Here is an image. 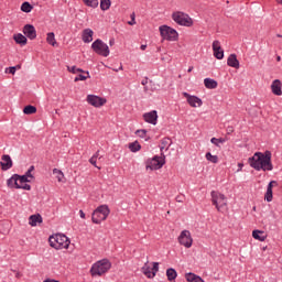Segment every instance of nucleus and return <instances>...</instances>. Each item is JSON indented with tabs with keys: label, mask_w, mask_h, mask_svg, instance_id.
Returning <instances> with one entry per match:
<instances>
[{
	"label": "nucleus",
	"mask_w": 282,
	"mask_h": 282,
	"mask_svg": "<svg viewBox=\"0 0 282 282\" xmlns=\"http://www.w3.org/2000/svg\"><path fill=\"white\" fill-rule=\"evenodd\" d=\"M248 163L251 169H254V171H274V165L272 164V152L270 150L256 152L248 159Z\"/></svg>",
	"instance_id": "obj_1"
},
{
	"label": "nucleus",
	"mask_w": 282,
	"mask_h": 282,
	"mask_svg": "<svg viewBox=\"0 0 282 282\" xmlns=\"http://www.w3.org/2000/svg\"><path fill=\"white\" fill-rule=\"evenodd\" d=\"M110 270H111V261H109V259L107 258H104L93 263L89 273H90V276L96 279V276H102L107 274V272H109Z\"/></svg>",
	"instance_id": "obj_2"
},
{
	"label": "nucleus",
	"mask_w": 282,
	"mask_h": 282,
	"mask_svg": "<svg viewBox=\"0 0 282 282\" xmlns=\"http://www.w3.org/2000/svg\"><path fill=\"white\" fill-rule=\"evenodd\" d=\"M48 243L51 248H54L55 250H67L72 241H69V238L65 236V234H55L50 236Z\"/></svg>",
	"instance_id": "obj_3"
},
{
	"label": "nucleus",
	"mask_w": 282,
	"mask_h": 282,
	"mask_svg": "<svg viewBox=\"0 0 282 282\" xmlns=\"http://www.w3.org/2000/svg\"><path fill=\"white\" fill-rule=\"evenodd\" d=\"M172 20L177 25H181L183 28H193L194 21L188 13H184L183 11H175L172 13Z\"/></svg>",
	"instance_id": "obj_4"
},
{
	"label": "nucleus",
	"mask_w": 282,
	"mask_h": 282,
	"mask_svg": "<svg viewBox=\"0 0 282 282\" xmlns=\"http://www.w3.org/2000/svg\"><path fill=\"white\" fill-rule=\"evenodd\" d=\"M111 210L109 209L108 205H101L97 207L91 216L93 224H102L109 217Z\"/></svg>",
	"instance_id": "obj_5"
},
{
	"label": "nucleus",
	"mask_w": 282,
	"mask_h": 282,
	"mask_svg": "<svg viewBox=\"0 0 282 282\" xmlns=\"http://www.w3.org/2000/svg\"><path fill=\"white\" fill-rule=\"evenodd\" d=\"M210 195H212L213 206H216V209L218 210V213H224L226 210V207L228 206V202L226 200V195L215 191H213Z\"/></svg>",
	"instance_id": "obj_6"
},
{
	"label": "nucleus",
	"mask_w": 282,
	"mask_h": 282,
	"mask_svg": "<svg viewBox=\"0 0 282 282\" xmlns=\"http://www.w3.org/2000/svg\"><path fill=\"white\" fill-rule=\"evenodd\" d=\"M159 30L163 41H177L180 39V33L169 25H161Z\"/></svg>",
	"instance_id": "obj_7"
},
{
	"label": "nucleus",
	"mask_w": 282,
	"mask_h": 282,
	"mask_svg": "<svg viewBox=\"0 0 282 282\" xmlns=\"http://www.w3.org/2000/svg\"><path fill=\"white\" fill-rule=\"evenodd\" d=\"M91 50L95 52V54H98V56H104L105 58H107V56L110 54L109 45L104 43V41L100 39L93 42Z\"/></svg>",
	"instance_id": "obj_8"
},
{
	"label": "nucleus",
	"mask_w": 282,
	"mask_h": 282,
	"mask_svg": "<svg viewBox=\"0 0 282 282\" xmlns=\"http://www.w3.org/2000/svg\"><path fill=\"white\" fill-rule=\"evenodd\" d=\"M163 156H154L151 160H148L145 169L147 171H160L164 164H166V156L162 154Z\"/></svg>",
	"instance_id": "obj_9"
},
{
	"label": "nucleus",
	"mask_w": 282,
	"mask_h": 282,
	"mask_svg": "<svg viewBox=\"0 0 282 282\" xmlns=\"http://www.w3.org/2000/svg\"><path fill=\"white\" fill-rule=\"evenodd\" d=\"M178 243L184 248H191L193 246V237L189 230H183L178 236Z\"/></svg>",
	"instance_id": "obj_10"
},
{
	"label": "nucleus",
	"mask_w": 282,
	"mask_h": 282,
	"mask_svg": "<svg viewBox=\"0 0 282 282\" xmlns=\"http://www.w3.org/2000/svg\"><path fill=\"white\" fill-rule=\"evenodd\" d=\"M86 100L88 105H91V107H95L96 109L104 107V105H107V99L97 95H88Z\"/></svg>",
	"instance_id": "obj_11"
},
{
	"label": "nucleus",
	"mask_w": 282,
	"mask_h": 282,
	"mask_svg": "<svg viewBox=\"0 0 282 282\" xmlns=\"http://www.w3.org/2000/svg\"><path fill=\"white\" fill-rule=\"evenodd\" d=\"M184 98H186L189 107H202V105H204V101H202V98L195 96V95H191L188 93H183Z\"/></svg>",
	"instance_id": "obj_12"
},
{
	"label": "nucleus",
	"mask_w": 282,
	"mask_h": 282,
	"mask_svg": "<svg viewBox=\"0 0 282 282\" xmlns=\"http://www.w3.org/2000/svg\"><path fill=\"white\" fill-rule=\"evenodd\" d=\"M215 58L217 61H224V51L221 50V43L219 40H215L212 44Z\"/></svg>",
	"instance_id": "obj_13"
},
{
	"label": "nucleus",
	"mask_w": 282,
	"mask_h": 282,
	"mask_svg": "<svg viewBox=\"0 0 282 282\" xmlns=\"http://www.w3.org/2000/svg\"><path fill=\"white\" fill-rule=\"evenodd\" d=\"M143 120L144 122H148V124H158V110H151L150 112L143 113Z\"/></svg>",
	"instance_id": "obj_14"
},
{
	"label": "nucleus",
	"mask_w": 282,
	"mask_h": 282,
	"mask_svg": "<svg viewBox=\"0 0 282 282\" xmlns=\"http://www.w3.org/2000/svg\"><path fill=\"white\" fill-rule=\"evenodd\" d=\"M23 34L26 39H30V41H34V39H36V29L32 24H25Z\"/></svg>",
	"instance_id": "obj_15"
},
{
	"label": "nucleus",
	"mask_w": 282,
	"mask_h": 282,
	"mask_svg": "<svg viewBox=\"0 0 282 282\" xmlns=\"http://www.w3.org/2000/svg\"><path fill=\"white\" fill-rule=\"evenodd\" d=\"M274 186H279V182L276 181H270L268 186H267V192L264 194V200L265 202H272V199H274V196H273V192H272V188H274Z\"/></svg>",
	"instance_id": "obj_16"
},
{
	"label": "nucleus",
	"mask_w": 282,
	"mask_h": 282,
	"mask_svg": "<svg viewBox=\"0 0 282 282\" xmlns=\"http://www.w3.org/2000/svg\"><path fill=\"white\" fill-rule=\"evenodd\" d=\"M1 162H0V166L2 171H10V169H12L13 163H12V158H10L9 154H3L1 156Z\"/></svg>",
	"instance_id": "obj_17"
},
{
	"label": "nucleus",
	"mask_w": 282,
	"mask_h": 282,
	"mask_svg": "<svg viewBox=\"0 0 282 282\" xmlns=\"http://www.w3.org/2000/svg\"><path fill=\"white\" fill-rule=\"evenodd\" d=\"M271 91L274 96H282V83L280 79H274L271 84Z\"/></svg>",
	"instance_id": "obj_18"
},
{
	"label": "nucleus",
	"mask_w": 282,
	"mask_h": 282,
	"mask_svg": "<svg viewBox=\"0 0 282 282\" xmlns=\"http://www.w3.org/2000/svg\"><path fill=\"white\" fill-rule=\"evenodd\" d=\"M227 65L228 67H234V69H239L240 64H239V59L237 58V54L232 53L228 56Z\"/></svg>",
	"instance_id": "obj_19"
},
{
	"label": "nucleus",
	"mask_w": 282,
	"mask_h": 282,
	"mask_svg": "<svg viewBox=\"0 0 282 282\" xmlns=\"http://www.w3.org/2000/svg\"><path fill=\"white\" fill-rule=\"evenodd\" d=\"M82 41L84 43H91L94 41V31L91 29H85L82 33Z\"/></svg>",
	"instance_id": "obj_20"
},
{
	"label": "nucleus",
	"mask_w": 282,
	"mask_h": 282,
	"mask_svg": "<svg viewBox=\"0 0 282 282\" xmlns=\"http://www.w3.org/2000/svg\"><path fill=\"white\" fill-rule=\"evenodd\" d=\"M252 237L253 239H256L257 241H265V239H268V236L265 235V231L256 229L252 231Z\"/></svg>",
	"instance_id": "obj_21"
},
{
	"label": "nucleus",
	"mask_w": 282,
	"mask_h": 282,
	"mask_svg": "<svg viewBox=\"0 0 282 282\" xmlns=\"http://www.w3.org/2000/svg\"><path fill=\"white\" fill-rule=\"evenodd\" d=\"M30 226H36V224H43V216L41 214L31 215L29 217Z\"/></svg>",
	"instance_id": "obj_22"
},
{
	"label": "nucleus",
	"mask_w": 282,
	"mask_h": 282,
	"mask_svg": "<svg viewBox=\"0 0 282 282\" xmlns=\"http://www.w3.org/2000/svg\"><path fill=\"white\" fill-rule=\"evenodd\" d=\"M18 177L19 174H13L10 178L7 180V186L9 188H17V186H19Z\"/></svg>",
	"instance_id": "obj_23"
},
{
	"label": "nucleus",
	"mask_w": 282,
	"mask_h": 282,
	"mask_svg": "<svg viewBox=\"0 0 282 282\" xmlns=\"http://www.w3.org/2000/svg\"><path fill=\"white\" fill-rule=\"evenodd\" d=\"M185 279L187 282H205L204 279H202V276H199L193 272L186 273Z\"/></svg>",
	"instance_id": "obj_24"
},
{
	"label": "nucleus",
	"mask_w": 282,
	"mask_h": 282,
	"mask_svg": "<svg viewBox=\"0 0 282 282\" xmlns=\"http://www.w3.org/2000/svg\"><path fill=\"white\" fill-rule=\"evenodd\" d=\"M141 272H143V274H144V276H147V279H155V273H152L151 267H149V263H145L141 268Z\"/></svg>",
	"instance_id": "obj_25"
},
{
	"label": "nucleus",
	"mask_w": 282,
	"mask_h": 282,
	"mask_svg": "<svg viewBox=\"0 0 282 282\" xmlns=\"http://www.w3.org/2000/svg\"><path fill=\"white\" fill-rule=\"evenodd\" d=\"M13 39L18 45H28V37L21 33L14 34Z\"/></svg>",
	"instance_id": "obj_26"
},
{
	"label": "nucleus",
	"mask_w": 282,
	"mask_h": 282,
	"mask_svg": "<svg viewBox=\"0 0 282 282\" xmlns=\"http://www.w3.org/2000/svg\"><path fill=\"white\" fill-rule=\"evenodd\" d=\"M204 85L206 87V89H217V80L213 79V78H205L204 79Z\"/></svg>",
	"instance_id": "obj_27"
},
{
	"label": "nucleus",
	"mask_w": 282,
	"mask_h": 282,
	"mask_svg": "<svg viewBox=\"0 0 282 282\" xmlns=\"http://www.w3.org/2000/svg\"><path fill=\"white\" fill-rule=\"evenodd\" d=\"M171 144H173V142L171 141V138H163L161 140V145H160V151L162 153V151H169V148L171 147Z\"/></svg>",
	"instance_id": "obj_28"
},
{
	"label": "nucleus",
	"mask_w": 282,
	"mask_h": 282,
	"mask_svg": "<svg viewBox=\"0 0 282 282\" xmlns=\"http://www.w3.org/2000/svg\"><path fill=\"white\" fill-rule=\"evenodd\" d=\"M167 281H175L177 279V271L173 268L166 270Z\"/></svg>",
	"instance_id": "obj_29"
},
{
	"label": "nucleus",
	"mask_w": 282,
	"mask_h": 282,
	"mask_svg": "<svg viewBox=\"0 0 282 282\" xmlns=\"http://www.w3.org/2000/svg\"><path fill=\"white\" fill-rule=\"evenodd\" d=\"M46 42L48 43V45H52L53 47L56 46V35L54 34V32L47 33Z\"/></svg>",
	"instance_id": "obj_30"
},
{
	"label": "nucleus",
	"mask_w": 282,
	"mask_h": 282,
	"mask_svg": "<svg viewBox=\"0 0 282 282\" xmlns=\"http://www.w3.org/2000/svg\"><path fill=\"white\" fill-rule=\"evenodd\" d=\"M80 74L77 75L74 79L75 83H78V80H87V78H91V76L89 75V70L87 72H79ZM86 74V75H83Z\"/></svg>",
	"instance_id": "obj_31"
},
{
	"label": "nucleus",
	"mask_w": 282,
	"mask_h": 282,
	"mask_svg": "<svg viewBox=\"0 0 282 282\" xmlns=\"http://www.w3.org/2000/svg\"><path fill=\"white\" fill-rule=\"evenodd\" d=\"M23 113L25 116H32V113H36V106H32V105L25 106L23 108Z\"/></svg>",
	"instance_id": "obj_32"
},
{
	"label": "nucleus",
	"mask_w": 282,
	"mask_h": 282,
	"mask_svg": "<svg viewBox=\"0 0 282 282\" xmlns=\"http://www.w3.org/2000/svg\"><path fill=\"white\" fill-rule=\"evenodd\" d=\"M84 6H86L87 8H93V9H96L98 8V0H82Z\"/></svg>",
	"instance_id": "obj_33"
},
{
	"label": "nucleus",
	"mask_w": 282,
	"mask_h": 282,
	"mask_svg": "<svg viewBox=\"0 0 282 282\" xmlns=\"http://www.w3.org/2000/svg\"><path fill=\"white\" fill-rule=\"evenodd\" d=\"M205 158L208 162H212V164H217V162H219V156L217 155H213V153L210 152H207L205 154Z\"/></svg>",
	"instance_id": "obj_34"
},
{
	"label": "nucleus",
	"mask_w": 282,
	"mask_h": 282,
	"mask_svg": "<svg viewBox=\"0 0 282 282\" xmlns=\"http://www.w3.org/2000/svg\"><path fill=\"white\" fill-rule=\"evenodd\" d=\"M129 149L132 153H138V151H140V149H142V145H140V142L134 141L129 144Z\"/></svg>",
	"instance_id": "obj_35"
},
{
	"label": "nucleus",
	"mask_w": 282,
	"mask_h": 282,
	"mask_svg": "<svg viewBox=\"0 0 282 282\" xmlns=\"http://www.w3.org/2000/svg\"><path fill=\"white\" fill-rule=\"evenodd\" d=\"M109 8H111V0H100V10L106 12Z\"/></svg>",
	"instance_id": "obj_36"
},
{
	"label": "nucleus",
	"mask_w": 282,
	"mask_h": 282,
	"mask_svg": "<svg viewBox=\"0 0 282 282\" xmlns=\"http://www.w3.org/2000/svg\"><path fill=\"white\" fill-rule=\"evenodd\" d=\"M21 10L22 12H25L28 14L31 10H34V7L30 2H23L21 6Z\"/></svg>",
	"instance_id": "obj_37"
},
{
	"label": "nucleus",
	"mask_w": 282,
	"mask_h": 282,
	"mask_svg": "<svg viewBox=\"0 0 282 282\" xmlns=\"http://www.w3.org/2000/svg\"><path fill=\"white\" fill-rule=\"evenodd\" d=\"M53 174L56 175V180L58 182H63V177H65V174H63V171H61L58 169H54Z\"/></svg>",
	"instance_id": "obj_38"
},
{
	"label": "nucleus",
	"mask_w": 282,
	"mask_h": 282,
	"mask_svg": "<svg viewBox=\"0 0 282 282\" xmlns=\"http://www.w3.org/2000/svg\"><path fill=\"white\" fill-rule=\"evenodd\" d=\"M147 133H148V131L144 129L135 131V135H138L139 138H142V139H145V142L149 141V137L147 138Z\"/></svg>",
	"instance_id": "obj_39"
},
{
	"label": "nucleus",
	"mask_w": 282,
	"mask_h": 282,
	"mask_svg": "<svg viewBox=\"0 0 282 282\" xmlns=\"http://www.w3.org/2000/svg\"><path fill=\"white\" fill-rule=\"evenodd\" d=\"M210 142H212V144H215V147H219V144H224V142H226V139H224V138H212L210 139Z\"/></svg>",
	"instance_id": "obj_40"
},
{
	"label": "nucleus",
	"mask_w": 282,
	"mask_h": 282,
	"mask_svg": "<svg viewBox=\"0 0 282 282\" xmlns=\"http://www.w3.org/2000/svg\"><path fill=\"white\" fill-rule=\"evenodd\" d=\"M30 181V178L28 176L24 175H19L18 177V184H28Z\"/></svg>",
	"instance_id": "obj_41"
},
{
	"label": "nucleus",
	"mask_w": 282,
	"mask_h": 282,
	"mask_svg": "<svg viewBox=\"0 0 282 282\" xmlns=\"http://www.w3.org/2000/svg\"><path fill=\"white\" fill-rule=\"evenodd\" d=\"M17 188H22L23 191H32V186L30 184L23 183V184H19L17 185Z\"/></svg>",
	"instance_id": "obj_42"
},
{
	"label": "nucleus",
	"mask_w": 282,
	"mask_h": 282,
	"mask_svg": "<svg viewBox=\"0 0 282 282\" xmlns=\"http://www.w3.org/2000/svg\"><path fill=\"white\" fill-rule=\"evenodd\" d=\"M158 272H160V262H153L152 274L155 276Z\"/></svg>",
	"instance_id": "obj_43"
},
{
	"label": "nucleus",
	"mask_w": 282,
	"mask_h": 282,
	"mask_svg": "<svg viewBox=\"0 0 282 282\" xmlns=\"http://www.w3.org/2000/svg\"><path fill=\"white\" fill-rule=\"evenodd\" d=\"M32 171H34V165H31L29 167V170L25 172L24 176L28 177V178L31 177L32 180H34V175H32Z\"/></svg>",
	"instance_id": "obj_44"
},
{
	"label": "nucleus",
	"mask_w": 282,
	"mask_h": 282,
	"mask_svg": "<svg viewBox=\"0 0 282 282\" xmlns=\"http://www.w3.org/2000/svg\"><path fill=\"white\" fill-rule=\"evenodd\" d=\"M68 72H70L72 74H78V72H85V70L76 66H72V67H68Z\"/></svg>",
	"instance_id": "obj_45"
},
{
	"label": "nucleus",
	"mask_w": 282,
	"mask_h": 282,
	"mask_svg": "<svg viewBox=\"0 0 282 282\" xmlns=\"http://www.w3.org/2000/svg\"><path fill=\"white\" fill-rule=\"evenodd\" d=\"M6 73L14 75L17 74V68L14 66H10L6 68Z\"/></svg>",
	"instance_id": "obj_46"
},
{
	"label": "nucleus",
	"mask_w": 282,
	"mask_h": 282,
	"mask_svg": "<svg viewBox=\"0 0 282 282\" xmlns=\"http://www.w3.org/2000/svg\"><path fill=\"white\" fill-rule=\"evenodd\" d=\"M97 160H98V159H96V156H91V158L89 159V162H90V164H93V166H95L96 169H99V170H100V167H99L98 165H96Z\"/></svg>",
	"instance_id": "obj_47"
},
{
	"label": "nucleus",
	"mask_w": 282,
	"mask_h": 282,
	"mask_svg": "<svg viewBox=\"0 0 282 282\" xmlns=\"http://www.w3.org/2000/svg\"><path fill=\"white\" fill-rule=\"evenodd\" d=\"M141 85H149V77H145L144 79H142Z\"/></svg>",
	"instance_id": "obj_48"
},
{
	"label": "nucleus",
	"mask_w": 282,
	"mask_h": 282,
	"mask_svg": "<svg viewBox=\"0 0 282 282\" xmlns=\"http://www.w3.org/2000/svg\"><path fill=\"white\" fill-rule=\"evenodd\" d=\"M99 156H100V150H98V151L93 155V158H95V159H97V160H98Z\"/></svg>",
	"instance_id": "obj_49"
},
{
	"label": "nucleus",
	"mask_w": 282,
	"mask_h": 282,
	"mask_svg": "<svg viewBox=\"0 0 282 282\" xmlns=\"http://www.w3.org/2000/svg\"><path fill=\"white\" fill-rule=\"evenodd\" d=\"M79 217H80L82 219H85V212H83V209L79 210Z\"/></svg>",
	"instance_id": "obj_50"
},
{
	"label": "nucleus",
	"mask_w": 282,
	"mask_h": 282,
	"mask_svg": "<svg viewBox=\"0 0 282 282\" xmlns=\"http://www.w3.org/2000/svg\"><path fill=\"white\" fill-rule=\"evenodd\" d=\"M128 25H135V20H132L128 22Z\"/></svg>",
	"instance_id": "obj_51"
},
{
	"label": "nucleus",
	"mask_w": 282,
	"mask_h": 282,
	"mask_svg": "<svg viewBox=\"0 0 282 282\" xmlns=\"http://www.w3.org/2000/svg\"><path fill=\"white\" fill-rule=\"evenodd\" d=\"M140 50H142V52H144V50H147V44H142V45L140 46Z\"/></svg>",
	"instance_id": "obj_52"
},
{
	"label": "nucleus",
	"mask_w": 282,
	"mask_h": 282,
	"mask_svg": "<svg viewBox=\"0 0 282 282\" xmlns=\"http://www.w3.org/2000/svg\"><path fill=\"white\" fill-rule=\"evenodd\" d=\"M44 282H58V280L46 279Z\"/></svg>",
	"instance_id": "obj_53"
},
{
	"label": "nucleus",
	"mask_w": 282,
	"mask_h": 282,
	"mask_svg": "<svg viewBox=\"0 0 282 282\" xmlns=\"http://www.w3.org/2000/svg\"><path fill=\"white\" fill-rule=\"evenodd\" d=\"M227 131H228V133H232V131H235V129H232V127H229V128L227 129Z\"/></svg>",
	"instance_id": "obj_54"
},
{
	"label": "nucleus",
	"mask_w": 282,
	"mask_h": 282,
	"mask_svg": "<svg viewBox=\"0 0 282 282\" xmlns=\"http://www.w3.org/2000/svg\"><path fill=\"white\" fill-rule=\"evenodd\" d=\"M13 67L15 68V72H17V69H21V65L20 64L15 65Z\"/></svg>",
	"instance_id": "obj_55"
},
{
	"label": "nucleus",
	"mask_w": 282,
	"mask_h": 282,
	"mask_svg": "<svg viewBox=\"0 0 282 282\" xmlns=\"http://www.w3.org/2000/svg\"><path fill=\"white\" fill-rule=\"evenodd\" d=\"M193 69H194V67L189 66L188 69H187L188 74H191V72H193Z\"/></svg>",
	"instance_id": "obj_56"
},
{
	"label": "nucleus",
	"mask_w": 282,
	"mask_h": 282,
	"mask_svg": "<svg viewBox=\"0 0 282 282\" xmlns=\"http://www.w3.org/2000/svg\"><path fill=\"white\" fill-rule=\"evenodd\" d=\"M239 166V171H241V169H243V164L242 163H238Z\"/></svg>",
	"instance_id": "obj_57"
},
{
	"label": "nucleus",
	"mask_w": 282,
	"mask_h": 282,
	"mask_svg": "<svg viewBox=\"0 0 282 282\" xmlns=\"http://www.w3.org/2000/svg\"><path fill=\"white\" fill-rule=\"evenodd\" d=\"M130 17H131L132 20H135V13H131Z\"/></svg>",
	"instance_id": "obj_58"
},
{
	"label": "nucleus",
	"mask_w": 282,
	"mask_h": 282,
	"mask_svg": "<svg viewBox=\"0 0 282 282\" xmlns=\"http://www.w3.org/2000/svg\"><path fill=\"white\" fill-rule=\"evenodd\" d=\"M113 43H116L115 40H110V41H109V44H110V45H113Z\"/></svg>",
	"instance_id": "obj_59"
},
{
	"label": "nucleus",
	"mask_w": 282,
	"mask_h": 282,
	"mask_svg": "<svg viewBox=\"0 0 282 282\" xmlns=\"http://www.w3.org/2000/svg\"><path fill=\"white\" fill-rule=\"evenodd\" d=\"M278 3H281V6H282V0H278Z\"/></svg>",
	"instance_id": "obj_60"
},
{
	"label": "nucleus",
	"mask_w": 282,
	"mask_h": 282,
	"mask_svg": "<svg viewBox=\"0 0 282 282\" xmlns=\"http://www.w3.org/2000/svg\"><path fill=\"white\" fill-rule=\"evenodd\" d=\"M278 61H281V56H278Z\"/></svg>",
	"instance_id": "obj_61"
},
{
	"label": "nucleus",
	"mask_w": 282,
	"mask_h": 282,
	"mask_svg": "<svg viewBox=\"0 0 282 282\" xmlns=\"http://www.w3.org/2000/svg\"><path fill=\"white\" fill-rule=\"evenodd\" d=\"M253 210H257V207H253Z\"/></svg>",
	"instance_id": "obj_62"
},
{
	"label": "nucleus",
	"mask_w": 282,
	"mask_h": 282,
	"mask_svg": "<svg viewBox=\"0 0 282 282\" xmlns=\"http://www.w3.org/2000/svg\"><path fill=\"white\" fill-rule=\"evenodd\" d=\"M0 231H1V225H0Z\"/></svg>",
	"instance_id": "obj_63"
}]
</instances>
